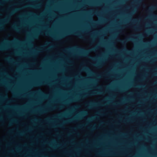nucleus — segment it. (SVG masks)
Masks as SVG:
<instances>
[{"mask_svg":"<svg viewBox=\"0 0 157 157\" xmlns=\"http://www.w3.org/2000/svg\"><path fill=\"white\" fill-rule=\"evenodd\" d=\"M97 47L93 48L89 50H85L83 48H80L78 46H75L73 47H71L67 49L68 51H71L73 50H78L82 52V54L86 56H88V54L90 52L95 51Z\"/></svg>","mask_w":157,"mask_h":157,"instance_id":"obj_1","label":"nucleus"},{"mask_svg":"<svg viewBox=\"0 0 157 157\" xmlns=\"http://www.w3.org/2000/svg\"><path fill=\"white\" fill-rule=\"evenodd\" d=\"M86 105L87 106V107L89 108L92 109L97 106V104L96 103L91 101L88 103H86Z\"/></svg>","mask_w":157,"mask_h":157,"instance_id":"obj_2","label":"nucleus"},{"mask_svg":"<svg viewBox=\"0 0 157 157\" xmlns=\"http://www.w3.org/2000/svg\"><path fill=\"white\" fill-rule=\"evenodd\" d=\"M102 93V92L101 91H99L96 92H92L90 93V94H84L82 96V98H83L86 97L88 95H93L96 94H101Z\"/></svg>","mask_w":157,"mask_h":157,"instance_id":"obj_3","label":"nucleus"},{"mask_svg":"<svg viewBox=\"0 0 157 157\" xmlns=\"http://www.w3.org/2000/svg\"><path fill=\"white\" fill-rule=\"evenodd\" d=\"M135 40L134 39L131 37H129L127 39H125V40H121V42L123 44H125L126 43L128 42L129 41H134Z\"/></svg>","mask_w":157,"mask_h":157,"instance_id":"obj_4","label":"nucleus"},{"mask_svg":"<svg viewBox=\"0 0 157 157\" xmlns=\"http://www.w3.org/2000/svg\"><path fill=\"white\" fill-rule=\"evenodd\" d=\"M72 33H73V34H75L76 36H78V37H79L80 38L83 39V36L81 35L79 33H76V32H72Z\"/></svg>","mask_w":157,"mask_h":157,"instance_id":"obj_5","label":"nucleus"},{"mask_svg":"<svg viewBox=\"0 0 157 157\" xmlns=\"http://www.w3.org/2000/svg\"><path fill=\"white\" fill-rule=\"evenodd\" d=\"M19 10L18 9H15L13 10L12 11L10 14V15H13L14 13L16 12L17 11Z\"/></svg>","mask_w":157,"mask_h":157,"instance_id":"obj_6","label":"nucleus"},{"mask_svg":"<svg viewBox=\"0 0 157 157\" xmlns=\"http://www.w3.org/2000/svg\"><path fill=\"white\" fill-rule=\"evenodd\" d=\"M7 47L5 46L4 45L0 46V51L4 50L7 49Z\"/></svg>","mask_w":157,"mask_h":157,"instance_id":"obj_7","label":"nucleus"},{"mask_svg":"<svg viewBox=\"0 0 157 157\" xmlns=\"http://www.w3.org/2000/svg\"><path fill=\"white\" fill-rule=\"evenodd\" d=\"M46 83H47L45 82H39V83H35L34 84V85L35 86H38V85H41L43 84H45Z\"/></svg>","mask_w":157,"mask_h":157,"instance_id":"obj_8","label":"nucleus"},{"mask_svg":"<svg viewBox=\"0 0 157 157\" xmlns=\"http://www.w3.org/2000/svg\"><path fill=\"white\" fill-rule=\"evenodd\" d=\"M12 28L14 30L16 31L17 32H18L19 30V29L16 26H13L12 27Z\"/></svg>","mask_w":157,"mask_h":157,"instance_id":"obj_9","label":"nucleus"},{"mask_svg":"<svg viewBox=\"0 0 157 157\" xmlns=\"http://www.w3.org/2000/svg\"><path fill=\"white\" fill-rule=\"evenodd\" d=\"M77 118H73V119H71L69 120V121H66L65 122V123H68L69 122H71V121H73L74 120H76V119H77Z\"/></svg>","mask_w":157,"mask_h":157,"instance_id":"obj_10","label":"nucleus"},{"mask_svg":"<svg viewBox=\"0 0 157 157\" xmlns=\"http://www.w3.org/2000/svg\"><path fill=\"white\" fill-rule=\"evenodd\" d=\"M9 18L8 17H7L6 19H3L1 21L3 22H7L9 21Z\"/></svg>","mask_w":157,"mask_h":157,"instance_id":"obj_11","label":"nucleus"},{"mask_svg":"<svg viewBox=\"0 0 157 157\" xmlns=\"http://www.w3.org/2000/svg\"><path fill=\"white\" fill-rule=\"evenodd\" d=\"M87 114V113L86 111H83L81 113V116H82L83 115H86Z\"/></svg>","mask_w":157,"mask_h":157,"instance_id":"obj_12","label":"nucleus"},{"mask_svg":"<svg viewBox=\"0 0 157 157\" xmlns=\"http://www.w3.org/2000/svg\"><path fill=\"white\" fill-rule=\"evenodd\" d=\"M156 8V7H154V6H152V7H150L149 8H148V10L151 11V10H153V9H155Z\"/></svg>","mask_w":157,"mask_h":157,"instance_id":"obj_13","label":"nucleus"},{"mask_svg":"<svg viewBox=\"0 0 157 157\" xmlns=\"http://www.w3.org/2000/svg\"><path fill=\"white\" fill-rule=\"evenodd\" d=\"M102 63H99L98 64H96L94 65H95V66L97 67H100L101 66V65H102Z\"/></svg>","mask_w":157,"mask_h":157,"instance_id":"obj_14","label":"nucleus"},{"mask_svg":"<svg viewBox=\"0 0 157 157\" xmlns=\"http://www.w3.org/2000/svg\"><path fill=\"white\" fill-rule=\"evenodd\" d=\"M89 57V58L90 59H91L95 60L96 59V58L94 57H93L92 56H88Z\"/></svg>","mask_w":157,"mask_h":157,"instance_id":"obj_15","label":"nucleus"},{"mask_svg":"<svg viewBox=\"0 0 157 157\" xmlns=\"http://www.w3.org/2000/svg\"><path fill=\"white\" fill-rule=\"evenodd\" d=\"M5 41L6 42L10 43H12L13 42V41H11V40H9L7 39H6L5 40Z\"/></svg>","mask_w":157,"mask_h":157,"instance_id":"obj_16","label":"nucleus"},{"mask_svg":"<svg viewBox=\"0 0 157 157\" xmlns=\"http://www.w3.org/2000/svg\"><path fill=\"white\" fill-rule=\"evenodd\" d=\"M84 70L87 71H90V69L88 67H86L85 68Z\"/></svg>","mask_w":157,"mask_h":157,"instance_id":"obj_17","label":"nucleus"},{"mask_svg":"<svg viewBox=\"0 0 157 157\" xmlns=\"http://www.w3.org/2000/svg\"><path fill=\"white\" fill-rule=\"evenodd\" d=\"M3 28L2 25V24H0V30L2 29Z\"/></svg>","mask_w":157,"mask_h":157,"instance_id":"obj_18","label":"nucleus"},{"mask_svg":"<svg viewBox=\"0 0 157 157\" xmlns=\"http://www.w3.org/2000/svg\"><path fill=\"white\" fill-rule=\"evenodd\" d=\"M38 34H35L33 36V37L35 38H37L38 37Z\"/></svg>","mask_w":157,"mask_h":157,"instance_id":"obj_19","label":"nucleus"},{"mask_svg":"<svg viewBox=\"0 0 157 157\" xmlns=\"http://www.w3.org/2000/svg\"><path fill=\"white\" fill-rule=\"evenodd\" d=\"M55 107H50L49 109V110H53V109H55Z\"/></svg>","mask_w":157,"mask_h":157,"instance_id":"obj_20","label":"nucleus"},{"mask_svg":"<svg viewBox=\"0 0 157 157\" xmlns=\"http://www.w3.org/2000/svg\"><path fill=\"white\" fill-rule=\"evenodd\" d=\"M133 28L135 30H137L138 29V27L137 26H133Z\"/></svg>","mask_w":157,"mask_h":157,"instance_id":"obj_21","label":"nucleus"},{"mask_svg":"<svg viewBox=\"0 0 157 157\" xmlns=\"http://www.w3.org/2000/svg\"><path fill=\"white\" fill-rule=\"evenodd\" d=\"M132 21L133 22H137V21L136 19H133Z\"/></svg>","mask_w":157,"mask_h":157,"instance_id":"obj_22","label":"nucleus"},{"mask_svg":"<svg viewBox=\"0 0 157 157\" xmlns=\"http://www.w3.org/2000/svg\"><path fill=\"white\" fill-rule=\"evenodd\" d=\"M45 34L46 35H51L50 34H49L48 33V32H45Z\"/></svg>","mask_w":157,"mask_h":157,"instance_id":"obj_23","label":"nucleus"},{"mask_svg":"<svg viewBox=\"0 0 157 157\" xmlns=\"http://www.w3.org/2000/svg\"><path fill=\"white\" fill-rule=\"evenodd\" d=\"M46 112V110H44L43 111H42L40 113H42L45 112Z\"/></svg>","mask_w":157,"mask_h":157,"instance_id":"obj_24","label":"nucleus"},{"mask_svg":"<svg viewBox=\"0 0 157 157\" xmlns=\"http://www.w3.org/2000/svg\"><path fill=\"white\" fill-rule=\"evenodd\" d=\"M38 93H40V94H44V93L42 92L41 91H40Z\"/></svg>","mask_w":157,"mask_h":157,"instance_id":"obj_25","label":"nucleus"},{"mask_svg":"<svg viewBox=\"0 0 157 157\" xmlns=\"http://www.w3.org/2000/svg\"><path fill=\"white\" fill-rule=\"evenodd\" d=\"M123 104L122 102H120L119 103L117 104V105H120V104Z\"/></svg>","mask_w":157,"mask_h":157,"instance_id":"obj_26","label":"nucleus"},{"mask_svg":"<svg viewBox=\"0 0 157 157\" xmlns=\"http://www.w3.org/2000/svg\"><path fill=\"white\" fill-rule=\"evenodd\" d=\"M141 1V0H137L136 2H140Z\"/></svg>","mask_w":157,"mask_h":157,"instance_id":"obj_27","label":"nucleus"},{"mask_svg":"<svg viewBox=\"0 0 157 157\" xmlns=\"http://www.w3.org/2000/svg\"><path fill=\"white\" fill-rule=\"evenodd\" d=\"M31 6L33 7H37V6Z\"/></svg>","mask_w":157,"mask_h":157,"instance_id":"obj_28","label":"nucleus"},{"mask_svg":"<svg viewBox=\"0 0 157 157\" xmlns=\"http://www.w3.org/2000/svg\"><path fill=\"white\" fill-rule=\"evenodd\" d=\"M94 38H93L92 39V42H93L94 41Z\"/></svg>","mask_w":157,"mask_h":157,"instance_id":"obj_29","label":"nucleus"},{"mask_svg":"<svg viewBox=\"0 0 157 157\" xmlns=\"http://www.w3.org/2000/svg\"><path fill=\"white\" fill-rule=\"evenodd\" d=\"M50 121V120L49 119H48L47 120H46V121Z\"/></svg>","mask_w":157,"mask_h":157,"instance_id":"obj_30","label":"nucleus"},{"mask_svg":"<svg viewBox=\"0 0 157 157\" xmlns=\"http://www.w3.org/2000/svg\"><path fill=\"white\" fill-rule=\"evenodd\" d=\"M150 33H150V31H148V32H147V33H148V34H150Z\"/></svg>","mask_w":157,"mask_h":157,"instance_id":"obj_31","label":"nucleus"},{"mask_svg":"<svg viewBox=\"0 0 157 157\" xmlns=\"http://www.w3.org/2000/svg\"><path fill=\"white\" fill-rule=\"evenodd\" d=\"M52 36L53 37V38L54 39H56V38L55 37H54V36Z\"/></svg>","mask_w":157,"mask_h":157,"instance_id":"obj_32","label":"nucleus"},{"mask_svg":"<svg viewBox=\"0 0 157 157\" xmlns=\"http://www.w3.org/2000/svg\"><path fill=\"white\" fill-rule=\"evenodd\" d=\"M11 124H11V123H10L9 124V126H11Z\"/></svg>","mask_w":157,"mask_h":157,"instance_id":"obj_33","label":"nucleus"},{"mask_svg":"<svg viewBox=\"0 0 157 157\" xmlns=\"http://www.w3.org/2000/svg\"><path fill=\"white\" fill-rule=\"evenodd\" d=\"M94 22L95 23H97V22L96 21H94Z\"/></svg>","mask_w":157,"mask_h":157,"instance_id":"obj_34","label":"nucleus"},{"mask_svg":"<svg viewBox=\"0 0 157 157\" xmlns=\"http://www.w3.org/2000/svg\"><path fill=\"white\" fill-rule=\"evenodd\" d=\"M59 126H62V124H59Z\"/></svg>","mask_w":157,"mask_h":157,"instance_id":"obj_35","label":"nucleus"},{"mask_svg":"<svg viewBox=\"0 0 157 157\" xmlns=\"http://www.w3.org/2000/svg\"><path fill=\"white\" fill-rule=\"evenodd\" d=\"M23 133H20V134H20V135H22V134H23Z\"/></svg>","mask_w":157,"mask_h":157,"instance_id":"obj_36","label":"nucleus"},{"mask_svg":"<svg viewBox=\"0 0 157 157\" xmlns=\"http://www.w3.org/2000/svg\"><path fill=\"white\" fill-rule=\"evenodd\" d=\"M16 41H18V40H16Z\"/></svg>","mask_w":157,"mask_h":157,"instance_id":"obj_37","label":"nucleus"},{"mask_svg":"<svg viewBox=\"0 0 157 157\" xmlns=\"http://www.w3.org/2000/svg\"><path fill=\"white\" fill-rule=\"evenodd\" d=\"M50 43L49 42H48V44H50Z\"/></svg>","mask_w":157,"mask_h":157,"instance_id":"obj_38","label":"nucleus"},{"mask_svg":"<svg viewBox=\"0 0 157 157\" xmlns=\"http://www.w3.org/2000/svg\"><path fill=\"white\" fill-rule=\"evenodd\" d=\"M60 107V108H62V106H60V107Z\"/></svg>","mask_w":157,"mask_h":157,"instance_id":"obj_39","label":"nucleus"},{"mask_svg":"<svg viewBox=\"0 0 157 157\" xmlns=\"http://www.w3.org/2000/svg\"><path fill=\"white\" fill-rule=\"evenodd\" d=\"M14 121V122H16V121Z\"/></svg>","mask_w":157,"mask_h":157,"instance_id":"obj_40","label":"nucleus"},{"mask_svg":"<svg viewBox=\"0 0 157 157\" xmlns=\"http://www.w3.org/2000/svg\"><path fill=\"white\" fill-rule=\"evenodd\" d=\"M98 77H100V75H98Z\"/></svg>","mask_w":157,"mask_h":157,"instance_id":"obj_41","label":"nucleus"},{"mask_svg":"<svg viewBox=\"0 0 157 157\" xmlns=\"http://www.w3.org/2000/svg\"><path fill=\"white\" fill-rule=\"evenodd\" d=\"M94 129V128H92V129Z\"/></svg>","mask_w":157,"mask_h":157,"instance_id":"obj_42","label":"nucleus"},{"mask_svg":"<svg viewBox=\"0 0 157 157\" xmlns=\"http://www.w3.org/2000/svg\"><path fill=\"white\" fill-rule=\"evenodd\" d=\"M106 75V76H108V75Z\"/></svg>","mask_w":157,"mask_h":157,"instance_id":"obj_43","label":"nucleus"},{"mask_svg":"<svg viewBox=\"0 0 157 157\" xmlns=\"http://www.w3.org/2000/svg\"><path fill=\"white\" fill-rule=\"evenodd\" d=\"M41 33V34H42L43 33Z\"/></svg>","mask_w":157,"mask_h":157,"instance_id":"obj_44","label":"nucleus"},{"mask_svg":"<svg viewBox=\"0 0 157 157\" xmlns=\"http://www.w3.org/2000/svg\"><path fill=\"white\" fill-rule=\"evenodd\" d=\"M1 120V118H0V120Z\"/></svg>","mask_w":157,"mask_h":157,"instance_id":"obj_45","label":"nucleus"}]
</instances>
